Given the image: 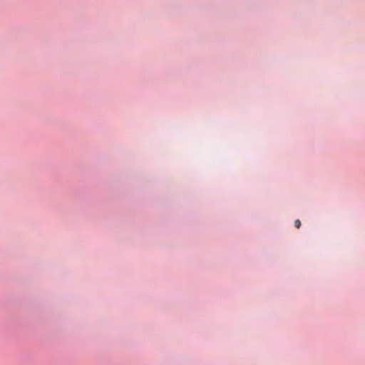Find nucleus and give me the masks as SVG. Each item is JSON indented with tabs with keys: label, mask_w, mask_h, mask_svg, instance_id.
I'll return each instance as SVG.
<instances>
[{
	"label": "nucleus",
	"mask_w": 365,
	"mask_h": 365,
	"mask_svg": "<svg viewBox=\"0 0 365 365\" xmlns=\"http://www.w3.org/2000/svg\"><path fill=\"white\" fill-rule=\"evenodd\" d=\"M294 225L297 228H299L301 226V222L299 220H296L294 222Z\"/></svg>",
	"instance_id": "1"
}]
</instances>
